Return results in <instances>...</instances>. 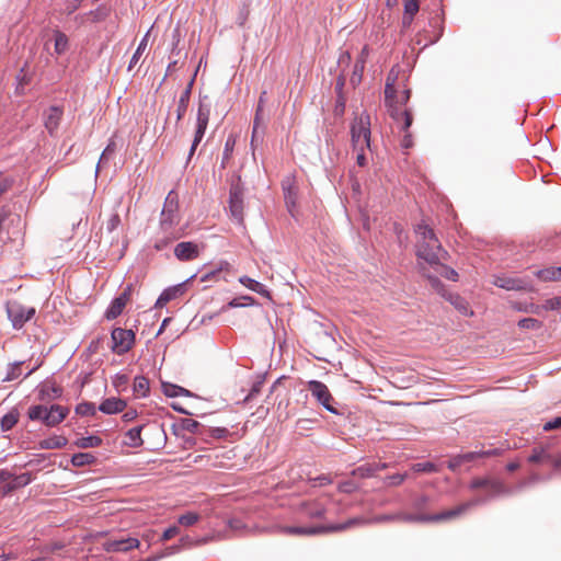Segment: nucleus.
Here are the masks:
<instances>
[{"instance_id": "1", "label": "nucleus", "mask_w": 561, "mask_h": 561, "mask_svg": "<svg viewBox=\"0 0 561 561\" xmlns=\"http://www.w3.org/2000/svg\"><path fill=\"white\" fill-rule=\"evenodd\" d=\"M410 99V90L405 85V77H399V72H390L386 80L385 103L389 115L399 124L401 129H409L412 116L404 107Z\"/></svg>"}, {"instance_id": "2", "label": "nucleus", "mask_w": 561, "mask_h": 561, "mask_svg": "<svg viewBox=\"0 0 561 561\" xmlns=\"http://www.w3.org/2000/svg\"><path fill=\"white\" fill-rule=\"evenodd\" d=\"M416 255L428 264L438 263L447 257V252L442 248L439 240L432 228L425 222L415 227Z\"/></svg>"}, {"instance_id": "3", "label": "nucleus", "mask_w": 561, "mask_h": 561, "mask_svg": "<svg viewBox=\"0 0 561 561\" xmlns=\"http://www.w3.org/2000/svg\"><path fill=\"white\" fill-rule=\"evenodd\" d=\"M484 501V499H476L437 514H403L402 518L405 523H440L453 520L463 515L472 506L479 505Z\"/></svg>"}, {"instance_id": "4", "label": "nucleus", "mask_w": 561, "mask_h": 561, "mask_svg": "<svg viewBox=\"0 0 561 561\" xmlns=\"http://www.w3.org/2000/svg\"><path fill=\"white\" fill-rule=\"evenodd\" d=\"M180 214H162L160 217V232L154 242V249L161 251L171 242L184 236V230L179 228Z\"/></svg>"}, {"instance_id": "5", "label": "nucleus", "mask_w": 561, "mask_h": 561, "mask_svg": "<svg viewBox=\"0 0 561 561\" xmlns=\"http://www.w3.org/2000/svg\"><path fill=\"white\" fill-rule=\"evenodd\" d=\"M69 409L59 404L49 408L36 404L28 408L27 416L32 421H42L46 426L54 427L60 424L68 415Z\"/></svg>"}, {"instance_id": "6", "label": "nucleus", "mask_w": 561, "mask_h": 561, "mask_svg": "<svg viewBox=\"0 0 561 561\" xmlns=\"http://www.w3.org/2000/svg\"><path fill=\"white\" fill-rule=\"evenodd\" d=\"M370 116L367 113L355 115L351 124V140L354 150L370 149Z\"/></svg>"}, {"instance_id": "7", "label": "nucleus", "mask_w": 561, "mask_h": 561, "mask_svg": "<svg viewBox=\"0 0 561 561\" xmlns=\"http://www.w3.org/2000/svg\"><path fill=\"white\" fill-rule=\"evenodd\" d=\"M363 519L360 518H351L346 523L334 524L330 526H313V527H302V526H284L279 528V531L284 535L288 536H313L321 533L327 531H342L352 526L362 524Z\"/></svg>"}, {"instance_id": "8", "label": "nucleus", "mask_w": 561, "mask_h": 561, "mask_svg": "<svg viewBox=\"0 0 561 561\" xmlns=\"http://www.w3.org/2000/svg\"><path fill=\"white\" fill-rule=\"evenodd\" d=\"M423 274L427 277L431 286L443 297H445L457 310L465 316H471L473 312L469 310L468 302L457 294H447L444 289V285L440 283L438 277L431 274L428 271L423 268Z\"/></svg>"}, {"instance_id": "9", "label": "nucleus", "mask_w": 561, "mask_h": 561, "mask_svg": "<svg viewBox=\"0 0 561 561\" xmlns=\"http://www.w3.org/2000/svg\"><path fill=\"white\" fill-rule=\"evenodd\" d=\"M307 388L318 403H320L327 411L333 414H339V411L334 407V398L327 385L318 380H310L307 383Z\"/></svg>"}, {"instance_id": "10", "label": "nucleus", "mask_w": 561, "mask_h": 561, "mask_svg": "<svg viewBox=\"0 0 561 561\" xmlns=\"http://www.w3.org/2000/svg\"><path fill=\"white\" fill-rule=\"evenodd\" d=\"M8 317L14 329H21L36 313L34 307H26L20 302L12 301L7 305Z\"/></svg>"}, {"instance_id": "11", "label": "nucleus", "mask_w": 561, "mask_h": 561, "mask_svg": "<svg viewBox=\"0 0 561 561\" xmlns=\"http://www.w3.org/2000/svg\"><path fill=\"white\" fill-rule=\"evenodd\" d=\"M112 351L117 355L127 353L135 343V333L133 330L115 328L111 334Z\"/></svg>"}, {"instance_id": "12", "label": "nucleus", "mask_w": 561, "mask_h": 561, "mask_svg": "<svg viewBox=\"0 0 561 561\" xmlns=\"http://www.w3.org/2000/svg\"><path fill=\"white\" fill-rule=\"evenodd\" d=\"M210 116L209 105L201 102L197 111V122H196V130L193 144L191 146L190 156L194 153L198 144L202 141Z\"/></svg>"}, {"instance_id": "13", "label": "nucleus", "mask_w": 561, "mask_h": 561, "mask_svg": "<svg viewBox=\"0 0 561 561\" xmlns=\"http://www.w3.org/2000/svg\"><path fill=\"white\" fill-rule=\"evenodd\" d=\"M229 209L231 216L238 221L243 222V192L239 185H232L230 188Z\"/></svg>"}, {"instance_id": "14", "label": "nucleus", "mask_w": 561, "mask_h": 561, "mask_svg": "<svg viewBox=\"0 0 561 561\" xmlns=\"http://www.w3.org/2000/svg\"><path fill=\"white\" fill-rule=\"evenodd\" d=\"M140 541L134 537L122 539H111L104 542V550L107 552H127L131 549L139 548Z\"/></svg>"}, {"instance_id": "15", "label": "nucleus", "mask_w": 561, "mask_h": 561, "mask_svg": "<svg viewBox=\"0 0 561 561\" xmlns=\"http://www.w3.org/2000/svg\"><path fill=\"white\" fill-rule=\"evenodd\" d=\"M130 294L131 286H127L118 297L113 299V301L105 311V318L107 320L116 319L123 312V309L125 308L127 301L130 298Z\"/></svg>"}, {"instance_id": "16", "label": "nucleus", "mask_w": 561, "mask_h": 561, "mask_svg": "<svg viewBox=\"0 0 561 561\" xmlns=\"http://www.w3.org/2000/svg\"><path fill=\"white\" fill-rule=\"evenodd\" d=\"M469 488L471 490L482 488L488 489L492 493V495L504 494L507 492L504 484L501 481L489 478H474L470 482Z\"/></svg>"}, {"instance_id": "17", "label": "nucleus", "mask_w": 561, "mask_h": 561, "mask_svg": "<svg viewBox=\"0 0 561 561\" xmlns=\"http://www.w3.org/2000/svg\"><path fill=\"white\" fill-rule=\"evenodd\" d=\"M174 255L180 261H192L199 255V247L191 241L180 242L174 248Z\"/></svg>"}, {"instance_id": "18", "label": "nucleus", "mask_w": 561, "mask_h": 561, "mask_svg": "<svg viewBox=\"0 0 561 561\" xmlns=\"http://www.w3.org/2000/svg\"><path fill=\"white\" fill-rule=\"evenodd\" d=\"M494 285L506 290H526L529 285L526 280L517 277L497 276Z\"/></svg>"}, {"instance_id": "19", "label": "nucleus", "mask_w": 561, "mask_h": 561, "mask_svg": "<svg viewBox=\"0 0 561 561\" xmlns=\"http://www.w3.org/2000/svg\"><path fill=\"white\" fill-rule=\"evenodd\" d=\"M126 408V402L119 398H107L99 405V410L104 414H116L123 412Z\"/></svg>"}, {"instance_id": "20", "label": "nucleus", "mask_w": 561, "mask_h": 561, "mask_svg": "<svg viewBox=\"0 0 561 561\" xmlns=\"http://www.w3.org/2000/svg\"><path fill=\"white\" fill-rule=\"evenodd\" d=\"M62 116V111L58 106H51L45 114V127L49 131V134H54L57 130L60 119Z\"/></svg>"}, {"instance_id": "21", "label": "nucleus", "mask_w": 561, "mask_h": 561, "mask_svg": "<svg viewBox=\"0 0 561 561\" xmlns=\"http://www.w3.org/2000/svg\"><path fill=\"white\" fill-rule=\"evenodd\" d=\"M300 511L310 518H322L325 513L323 504L319 501L305 502L300 505Z\"/></svg>"}, {"instance_id": "22", "label": "nucleus", "mask_w": 561, "mask_h": 561, "mask_svg": "<svg viewBox=\"0 0 561 561\" xmlns=\"http://www.w3.org/2000/svg\"><path fill=\"white\" fill-rule=\"evenodd\" d=\"M183 293H184L183 285H178V286H174V287L167 288L159 296V298H158V300L156 302V307H160V308L163 307L165 304H168L169 301L175 299L176 297H179Z\"/></svg>"}, {"instance_id": "23", "label": "nucleus", "mask_w": 561, "mask_h": 561, "mask_svg": "<svg viewBox=\"0 0 561 561\" xmlns=\"http://www.w3.org/2000/svg\"><path fill=\"white\" fill-rule=\"evenodd\" d=\"M419 0H405L404 12L402 16L403 27H409L412 24L414 15L419 12Z\"/></svg>"}, {"instance_id": "24", "label": "nucleus", "mask_w": 561, "mask_h": 561, "mask_svg": "<svg viewBox=\"0 0 561 561\" xmlns=\"http://www.w3.org/2000/svg\"><path fill=\"white\" fill-rule=\"evenodd\" d=\"M197 72H194V77L191 79L187 88L184 90V92L181 94L179 102H178V108H176V119L181 121L187 110L188 106V99L191 93V87L194 82V79L196 77Z\"/></svg>"}, {"instance_id": "25", "label": "nucleus", "mask_w": 561, "mask_h": 561, "mask_svg": "<svg viewBox=\"0 0 561 561\" xmlns=\"http://www.w3.org/2000/svg\"><path fill=\"white\" fill-rule=\"evenodd\" d=\"M141 430H142V426H136V427L128 430L125 434L126 440L124 442V444L126 446L133 447V448L141 447L144 444V440L141 438Z\"/></svg>"}, {"instance_id": "26", "label": "nucleus", "mask_w": 561, "mask_h": 561, "mask_svg": "<svg viewBox=\"0 0 561 561\" xmlns=\"http://www.w3.org/2000/svg\"><path fill=\"white\" fill-rule=\"evenodd\" d=\"M68 439L62 435H54L39 442L42 449H58L67 445Z\"/></svg>"}, {"instance_id": "27", "label": "nucleus", "mask_w": 561, "mask_h": 561, "mask_svg": "<svg viewBox=\"0 0 561 561\" xmlns=\"http://www.w3.org/2000/svg\"><path fill=\"white\" fill-rule=\"evenodd\" d=\"M161 387H162V391L163 393L167 396V397H180V396H184V397H191L192 393L190 390L183 388V387H180L178 385H173V383H170V382H162L161 383Z\"/></svg>"}, {"instance_id": "28", "label": "nucleus", "mask_w": 561, "mask_h": 561, "mask_svg": "<svg viewBox=\"0 0 561 561\" xmlns=\"http://www.w3.org/2000/svg\"><path fill=\"white\" fill-rule=\"evenodd\" d=\"M133 391L138 398L147 397L149 393V380L144 376H137L134 379Z\"/></svg>"}, {"instance_id": "29", "label": "nucleus", "mask_w": 561, "mask_h": 561, "mask_svg": "<svg viewBox=\"0 0 561 561\" xmlns=\"http://www.w3.org/2000/svg\"><path fill=\"white\" fill-rule=\"evenodd\" d=\"M430 265L434 268L436 274L449 280L456 282L458 279V273L454 268L443 264L442 261H438V263H433Z\"/></svg>"}, {"instance_id": "30", "label": "nucleus", "mask_w": 561, "mask_h": 561, "mask_svg": "<svg viewBox=\"0 0 561 561\" xmlns=\"http://www.w3.org/2000/svg\"><path fill=\"white\" fill-rule=\"evenodd\" d=\"M239 282L252 291H255L263 296H268V290L266 289V287L255 279H252L248 276H241L239 278Z\"/></svg>"}, {"instance_id": "31", "label": "nucleus", "mask_w": 561, "mask_h": 561, "mask_svg": "<svg viewBox=\"0 0 561 561\" xmlns=\"http://www.w3.org/2000/svg\"><path fill=\"white\" fill-rule=\"evenodd\" d=\"M162 214H179V199L178 195L171 191L164 201V205L162 208Z\"/></svg>"}, {"instance_id": "32", "label": "nucleus", "mask_w": 561, "mask_h": 561, "mask_svg": "<svg viewBox=\"0 0 561 561\" xmlns=\"http://www.w3.org/2000/svg\"><path fill=\"white\" fill-rule=\"evenodd\" d=\"M62 390L61 388L55 386V385H43L39 389V399H57L61 396Z\"/></svg>"}, {"instance_id": "33", "label": "nucleus", "mask_w": 561, "mask_h": 561, "mask_svg": "<svg viewBox=\"0 0 561 561\" xmlns=\"http://www.w3.org/2000/svg\"><path fill=\"white\" fill-rule=\"evenodd\" d=\"M54 42H55V44H54L55 51L58 55L64 54L68 49L69 39L65 33H62L60 31H55L54 32Z\"/></svg>"}, {"instance_id": "34", "label": "nucleus", "mask_w": 561, "mask_h": 561, "mask_svg": "<svg viewBox=\"0 0 561 561\" xmlns=\"http://www.w3.org/2000/svg\"><path fill=\"white\" fill-rule=\"evenodd\" d=\"M96 460L95 456L90 453H78L71 457V463L75 467H84L94 463Z\"/></svg>"}, {"instance_id": "35", "label": "nucleus", "mask_w": 561, "mask_h": 561, "mask_svg": "<svg viewBox=\"0 0 561 561\" xmlns=\"http://www.w3.org/2000/svg\"><path fill=\"white\" fill-rule=\"evenodd\" d=\"M101 444H102V438L99 436H95V435L81 437L75 442V445L78 448H82V449L99 447Z\"/></svg>"}, {"instance_id": "36", "label": "nucleus", "mask_w": 561, "mask_h": 561, "mask_svg": "<svg viewBox=\"0 0 561 561\" xmlns=\"http://www.w3.org/2000/svg\"><path fill=\"white\" fill-rule=\"evenodd\" d=\"M283 190H284V198H285L286 206H287L288 210L293 214V209L296 206V190L290 183H288V184L284 183Z\"/></svg>"}, {"instance_id": "37", "label": "nucleus", "mask_w": 561, "mask_h": 561, "mask_svg": "<svg viewBox=\"0 0 561 561\" xmlns=\"http://www.w3.org/2000/svg\"><path fill=\"white\" fill-rule=\"evenodd\" d=\"M535 275L543 282L560 280L558 267L554 266L539 270L535 273Z\"/></svg>"}, {"instance_id": "38", "label": "nucleus", "mask_w": 561, "mask_h": 561, "mask_svg": "<svg viewBox=\"0 0 561 561\" xmlns=\"http://www.w3.org/2000/svg\"><path fill=\"white\" fill-rule=\"evenodd\" d=\"M19 421V413L10 411L1 419V430L3 432L10 431Z\"/></svg>"}, {"instance_id": "39", "label": "nucleus", "mask_w": 561, "mask_h": 561, "mask_svg": "<svg viewBox=\"0 0 561 561\" xmlns=\"http://www.w3.org/2000/svg\"><path fill=\"white\" fill-rule=\"evenodd\" d=\"M551 455L545 448H535L528 458V461L534 463H546Z\"/></svg>"}, {"instance_id": "40", "label": "nucleus", "mask_w": 561, "mask_h": 561, "mask_svg": "<svg viewBox=\"0 0 561 561\" xmlns=\"http://www.w3.org/2000/svg\"><path fill=\"white\" fill-rule=\"evenodd\" d=\"M32 81L31 72H20L16 77V88L15 91L18 94L25 93V85L30 84Z\"/></svg>"}, {"instance_id": "41", "label": "nucleus", "mask_w": 561, "mask_h": 561, "mask_svg": "<svg viewBox=\"0 0 561 561\" xmlns=\"http://www.w3.org/2000/svg\"><path fill=\"white\" fill-rule=\"evenodd\" d=\"M148 39H149V32L144 36V38L141 39L140 44L138 45V48L136 49L134 56L131 57L128 70H130L133 67L136 66L138 59L144 54V51L147 49Z\"/></svg>"}, {"instance_id": "42", "label": "nucleus", "mask_w": 561, "mask_h": 561, "mask_svg": "<svg viewBox=\"0 0 561 561\" xmlns=\"http://www.w3.org/2000/svg\"><path fill=\"white\" fill-rule=\"evenodd\" d=\"M115 151H116L115 142L114 141H110L108 145L105 147V149L103 150V152L101 154V158H100L99 163L96 165L95 173L99 172V169H100L101 164L105 163L106 161H108L113 157Z\"/></svg>"}, {"instance_id": "43", "label": "nucleus", "mask_w": 561, "mask_h": 561, "mask_svg": "<svg viewBox=\"0 0 561 561\" xmlns=\"http://www.w3.org/2000/svg\"><path fill=\"white\" fill-rule=\"evenodd\" d=\"M31 482V479L30 477H27L26 474H23V476H20V477H16L13 482H10L8 483L4 488H3V493H8L12 490H14L15 488H19V486H23V485H26Z\"/></svg>"}, {"instance_id": "44", "label": "nucleus", "mask_w": 561, "mask_h": 561, "mask_svg": "<svg viewBox=\"0 0 561 561\" xmlns=\"http://www.w3.org/2000/svg\"><path fill=\"white\" fill-rule=\"evenodd\" d=\"M542 323L534 318H524L518 321V327L525 330H539Z\"/></svg>"}, {"instance_id": "45", "label": "nucleus", "mask_w": 561, "mask_h": 561, "mask_svg": "<svg viewBox=\"0 0 561 561\" xmlns=\"http://www.w3.org/2000/svg\"><path fill=\"white\" fill-rule=\"evenodd\" d=\"M228 267V263H221L220 266L216 270H213L210 272L204 273L201 276V282H209V280H218L219 273Z\"/></svg>"}, {"instance_id": "46", "label": "nucleus", "mask_w": 561, "mask_h": 561, "mask_svg": "<svg viewBox=\"0 0 561 561\" xmlns=\"http://www.w3.org/2000/svg\"><path fill=\"white\" fill-rule=\"evenodd\" d=\"M199 520V515L194 512H188L179 517V523L185 527L192 526Z\"/></svg>"}, {"instance_id": "47", "label": "nucleus", "mask_w": 561, "mask_h": 561, "mask_svg": "<svg viewBox=\"0 0 561 561\" xmlns=\"http://www.w3.org/2000/svg\"><path fill=\"white\" fill-rule=\"evenodd\" d=\"M234 146H236V137L233 135H229L227 137L226 144H225L222 163H225L226 161H228L230 159L232 151L234 149Z\"/></svg>"}, {"instance_id": "48", "label": "nucleus", "mask_w": 561, "mask_h": 561, "mask_svg": "<svg viewBox=\"0 0 561 561\" xmlns=\"http://www.w3.org/2000/svg\"><path fill=\"white\" fill-rule=\"evenodd\" d=\"M514 308L518 311H524V312H531V313H536V314H540L541 310L542 309V305L541 306H538V305H534V304H516L514 305Z\"/></svg>"}, {"instance_id": "49", "label": "nucleus", "mask_w": 561, "mask_h": 561, "mask_svg": "<svg viewBox=\"0 0 561 561\" xmlns=\"http://www.w3.org/2000/svg\"><path fill=\"white\" fill-rule=\"evenodd\" d=\"M76 412L80 415H94L95 405L91 402L80 403L77 405Z\"/></svg>"}, {"instance_id": "50", "label": "nucleus", "mask_w": 561, "mask_h": 561, "mask_svg": "<svg viewBox=\"0 0 561 561\" xmlns=\"http://www.w3.org/2000/svg\"><path fill=\"white\" fill-rule=\"evenodd\" d=\"M543 310H558L561 309V296L547 299L542 304Z\"/></svg>"}, {"instance_id": "51", "label": "nucleus", "mask_w": 561, "mask_h": 561, "mask_svg": "<svg viewBox=\"0 0 561 561\" xmlns=\"http://www.w3.org/2000/svg\"><path fill=\"white\" fill-rule=\"evenodd\" d=\"M415 472H434L436 471V466L433 462H417L412 467Z\"/></svg>"}, {"instance_id": "52", "label": "nucleus", "mask_w": 561, "mask_h": 561, "mask_svg": "<svg viewBox=\"0 0 561 561\" xmlns=\"http://www.w3.org/2000/svg\"><path fill=\"white\" fill-rule=\"evenodd\" d=\"M20 365H21V363H15V364L11 365L10 369H9V371L7 374V377L3 380L4 381H11V380H14V379L19 378L20 375H21Z\"/></svg>"}, {"instance_id": "53", "label": "nucleus", "mask_w": 561, "mask_h": 561, "mask_svg": "<svg viewBox=\"0 0 561 561\" xmlns=\"http://www.w3.org/2000/svg\"><path fill=\"white\" fill-rule=\"evenodd\" d=\"M209 540H210V538L206 537V538H202L199 540L194 541L188 536H186V537H182L180 542H181L182 547H193V546L206 543Z\"/></svg>"}, {"instance_id": "54", "label": "nucleus", "mask_w": 561, "mask_h": 561, "mask_svg": "<svg viewBox=\"0 0 561 561\" xmlns=\"http://www.w3.org/2000/svg\"><path fill=\"white\" fill-rule=\"evenodd\" d=\"M121 225V218L118 214H113L106 221V230L113 232Z\"/></svg>"}, {"instance_id": "55", "label": "nucleus", "mask_w": 561, "mask_h": 561, "mask_svg": "<svg viewBox=\"0 0 561 561\" xmlns=\"http://www.w3.org/2000/svg\"><path fill=\"white\" fill-rule=\"evenodd\" d=\"M404 513H398V514H394V515H380V516H377L374 522L376 523H385V522H391V520H402V522H405L403 518H402V515Z\"/></svg>"}, {"instance_id": "56", "label": "nucleus", "mask_w": 561, "mask_h": 561, "mask_svg": "<svg viewBox=\"0 0 561 561\" xmlns=\"http://www.w3.org/2000/svg\"><path fill=\"white\" fill-rule=\"evenodd\" d=\"M128 383V376L124 374H118L114 377L113 385L116 389H123Z\"/></svg>"}, {"instance_id": "57", "label": "nucleus", "mask_w": 561, "mask_h": 561, "mask_svg": "<svg viewBox=\"0 0 561 561\" xmlns=\"http://www.w3.org/2000/svg\"><path fill=\"white\" fill-rule=\"evenodd\" d=\"M179 533H180L179 527H176V526L169 527L168 529H165V530L163 531L162 537H161V540H162V541L170 540L171 538H173L174 536H176Z\"/></svg>"}, {"instance_id": "58", "label": "nucleus", "mask_w": 561, "mask_h": 561, "mask_svg": "<svg viewBox=\"0 0 561 561\" xmlns=\"http://www.w3.org/2000/svg\"><path fill=\"white\" fill-rule=\"evenodd\" d=\"M83 0H71L65 3L64 11L67 14L73 13Z\"/></svg>"}, {"instance_id": "59", "label": "nucleus", "mask_w": 561, "mask_h": 561, "mask_svg": "<svg viewBox=\"0 0 561 561\" xmlns=\"http://www.w3.org/2000/svg\"><path fill=\"white\" fill-rule=\"evenodd\" d=\"M249 13H250V9H249V5L248 4H244L242 7V9L240 10V13L238 15V19H237V22L240 26L244 25V23L247 22L248 20V16H249Z\"/></svg>"}, {"instance_id": "60", "label": "nucleus", "mask_w": 561, "mask_h": 561, "mask_svg": "<svg viewBox=\"0 0 561 561\" xmlns=\"http://www.w3.org/2000/svg\"><path fill=\"white\" fill-rule=\"evenodd\" d=\"M263 386V380H257L253 383L251 390H250V393L245 397V400H251L252 398H254L256 394L260 393L261 391V388Z\"/></svg>"}, {"instance_id": "61", "label": "nucleus", "mask_w": 561, "mask_h": 561, "mask_svg": "<svg viewBox=\"0 0 561 561\" xmlns=\"http://www.w3.org/2000/svg\"><path fill=\"white\" fill-rule=\"evenodd\" d=\"M427 503H428V496L422 495L413 501L412 506L416 511H421L426 506Z\"/></svg>"}, {"instance_id": "62", "label": "nucleus", "mask_w": 561, "mask_h": 561, "mask_svg": "<svg viewBox=\"0 0 561 561\" xmlns=\"http://www.w3.org/2000/svg\"><path fill=\"white\" fill-rule=\"evenodd\" d=\"M405 478H407V474H400V473L389 476L387 478L388 484L389 485H400L405 480Z\"/></svg>"}, {"instance_id": "63", "label": "nucleus", "mask_w": 561, "mask_h": 561, "mask_svg": "<svg viewBox=\"0 0 561 561\" xmlns=\"http://www.w3.org/2000/svg\"><path fill=\"white\" fill-rule=\"evenodd\" d=\"M560 427H561V416H558L554 420L545 423L543 431L548 432V431H552V430L560 428Z\"/></svg>"}, {"instance_id": "64", "label": "nucleus", "mask_w": 561, "mask_h": 561, "mask_svg": "<svg viewBox=\"0 0 561 561\" xmlns=\"http://www.w3.org/2000/svg\"><path fill=\"white\" fill-rule=\"evenodd\" d=\"M12 185V180L0 174V195L3 194Z\"/></svg>"}]
</instances>
